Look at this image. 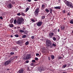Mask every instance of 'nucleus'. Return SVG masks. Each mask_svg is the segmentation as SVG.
Masks as SVG:
<instances>
[{"instance_id": "42", "label": "nucleus", "mask_w": 73, "mask_h": 73, "mask_svg": "<svg viewBox=\"0 0 73 73\" xmlns=\"http://www.w3.org/2000/svg\"><path fill=\"white\" fill-rule=\"evenodd\" d=\"M32 62H36V61H35V60H32Z\"/></svg>"}, {"instance_id": "45", "label": "nucleus", "mask_w": 73, "mask_h": 73, "mask_svg": "<svg viewBox=\"0 0 73 73\" xmlns=\"http://www.w3.org/2000/svg\"><path fill=\"white\" fill-rule=\"evenodd\" d=\"M15 58H18V56H15Z\"/></svg>"}, {"instance_id": "63", "label": "nucleus", "mask_w": 73, "mask_h": 73, "mask_svg": "<svg viewBox=\"0 0 73 73\" xmlns=\"http://www.w3.org/2000/svg\"><path fill=\"white\" fill-rule=\"evenodd\" d=\"M34 25H35H35H36V24H34Z\"/></svg>"}, {"instance_id": "11", "label": "nucleus", "mask_w": 73, "mask_h": 73, "mask_svg": "<svg viewBox=\"0 0 73 73\" xmlns=\"http://www.w3.org/2000/svg\"><path fill=\"white\" fill-rule=\"evenodd\" d=\"M54 9H61V7H60V6H57V7H55L54 8Z\"/></svg>"}, {"instance_id": "39", "label": "nucleus", "mask_w": 73, "mask_h": 73, "mask_svg": "<svg viewBox=\"0 0 73 73\" xmlns=\"http://www.w3.org/2000/svg\"><path fill=\"white\" fill-rule=\"evenodd\" d=\"M22 30H23V31H25V28L24 27H23V28L22 29Z\"/></svg>"}, {"instance_id": "46", "label": "nucleus", "mask_w": 73, "mask_h": 73, "mask_svg": "<svg viewBox=\"0 0 73 73\" xmlns=\"http://www.w3.org/2000/svg\"><path fill=\"white\" fill-rule=\"evenodd\" d=\"M0 19H1V20H3V17H1V16L0 17Z\"/></svg>"}, {"instance_id": "15", "label": "nucleus", "mask_w": 73, "mask_h": 73, "mask_svg": "<svg viewBox=\"0 0 73 73\" xmlns=\"http://www.w3.org/2000/svg\"><path fill=\"white\" fill-rule=\"evenodd\" d=\"M13 20H14L13 18L11 19L10 21V23H13Z\"/></svg>"}, {"instance_id": "40", "label": "nucleus", "mask_w": 73, "mask_h": 73, "mask_svg": "<svg viewBox=\"0 0 73 73\" xmlns=\"http://www.w3.org/2000/svg\"><path fill=\"white\" fill-rule=\"evenodd\" d=\"M35 60H38V58L36 57L35 58Z\"/></svg>"}, {"instance_id": "30", "label": "nucleus", "mask_w": 73, "mask_h": 73, "mask_svg": "<svg viewBox=\"0 0 73 73\" xmlns=\"http://www.w3.org/2000/svg\"><path fill=\"white\" fill-rule=\"evenodd\" d=\"M70 65H71V64H70V63H68L67 64V67H69L70 66Z\"/></svg>"}, {"instance_id": "9", "label": "nucleus", "mask_w": 73, "mask_h": 73, "mask_svg": "<svg viewBox=\"0 0 73 73\" xmlns=\"http://www.w3.org/2000/svg\"><path fill=\"white\" fill-rule=\"evenodd\" d=\"M23 72H24V69L21 68L17 72V73H23Z\"/></svg>"}, {"instance_id": "34", "label": "nucleus", "mask_w": 73, "mask_h": 73, "mask_svg": "<svg viewBox=\"0 0 73 73\" xmlns=\"http://www.w3.org/2000/svg\"><path fill=\"white\" fill-rule=\"evenodd\" d=\"M62 12H63V13H65V10H64L62 11Z\"/></svg>"}, {"instance_id": "55", "label": "nucleus", "mask_w": 73, "mask_h": 73, "mask_svg": "<svg viewBox=\"0 0 73 73\" xmlns=\"http://www.w3.org/2000/svg\"><path fill=\"white\" fill-rule=\"evenodd\" d=\"M60 0H58V1L59 2V3H60Z\"/></svg>"}, {"instance_id": "26", "label": "nucleus", "mask_w": 73, "mask_h": 73, "mask_svg": "<svg viewBox=\"0 0 73 73\" xmlns=\"http://www.w3.org/2000/svg\"><path fill=\"white\" fill-rule=\"evenodd\" d=\"M67 15H68V16H70L71 15V13H70V12H69L67 14Z\"/></svg>"}, {"instance_id": "64", "label": "nucleus", "mask_w": 73, "mask_h": 73, "mask_svg": "<svg viewBox=\"0 0 73 73\" xmlns=\"http://www.w3.org/2000/svg\"><path fill=\"white\" fill-rule=\"evenodd\" d=\"M52 32H54V31H52Z\"/></svg>"}, {"instance_id": "8", "label": "nucleus", "mask_w": 73, "mask_h": 73, "mask_svg": "<svg viewBox=\"0 0 73 73\" xmlns=\"http://www.w3.org/2000/svg\"><path fill=\"white\" fill-rule=\"evenodd\" d=\"M49 37H50V38H52V37L54 35V33H50L49 34Z\"/></svg>"}, {"instance_id": "57", "label": "nucleus", "mask_w": 73, "mask_h": 73, "mask_svg": "<svg viewBox=\"0 0 73 73\" xmlns=\"http://www.w3.org/2000/svg\"><path fill=\"white\" fill-rule=\"evenodd\" d=\"M63 73H67V72H63Z\"/></svg>"}, {"instance_id": "22", "label": "nucleus", "mask_w": 73, "mask_h": 73, "mask_svg": "<svg viewBox=\"0 0 73 73\" xmlns=\"http://www.w3.org/2000/svg\"><path fill=\"white\" fill-rule=\"evenodd\" d=\"M45 11L46 12H47V13H48V12H49V10L47 9H45Z\"/></svg>"}, {"instance_id": "27", "label": "nucleus", "mask_w": 73, "mask_h": 73, "mask_svg": "<svg viewBox=\"0 0 73 73\" xmlns=\"http://www.w3.org/2000/svg\"><path fill=\"white\" fill-rule=\"evenodd\" d=\"M19 31L20 32H21V33H23V32H24V30H20Z\"/></svg>"}, {"instance_id": "14", "label": "nucleus", "mask_w": 73, "mask_h": 73, "mask_svg": "<svg viewBox=\"0 0 73 73\" xmlns=\"http://www.w3.org/2000/svg\"><path fill=\"white\" fill-rule=\"evenodd\" d=\"M17 44H18V45H21V42L18 41L17 42Z\"/></svg>"}, {"instance_id": "53", "label": "nucleus", "mask_w": 73, "mask_h": 73, "mask_svg": "<svg viewBox=\"0 0 73 73\" xmlns=\"http://www.w3.org/2000/svg\"><path fill=\"white\" fill-rule=\"evenodd\" d=\"M11 3H13V4H15V2H14V1H13Z\"/></svg>"}, {"instance_id": "5", "label": "nucleus", "mask_w": 73, "mask_h": 73, "mask_svg": "<svg viewBox=\"0 0 73 73\" xmlns=\"http://www.w3.org/2000/svg\"><path fill=\"white\" fill-rule=\"evenodd\" d=\"M31 54H27V55L24 58V59L25 60H29L30 58H31Z\"/></svg>"}, {"instance_id": "2", "label": "nucleus", "mask_w": 73, "mask_h": 73, "mask_svg": "<svg viewBox=\"0 0 73 73\" xmlns=\"http://www.w3.org/2000/svg\"><path fill=\"white\" fill-rule=\"evenodd\" d=\"M64 3H65V4L67 5L68 7H70L71 8H73V4L72 3V2L65 0L64 1Z\"/></svg>"}, {"instance_id": "13", "label": "nucleus", "mask_w": 73, "mask_h": 73, "mask_svg": "<svg viewBox=\"0 0 73 73\" xmlns=\"http://www.w3.org/2000/svg\"><path fill=\"white\" fill-rule=\"evenodd\" d=\"M44 8H45V5L42 4V5L41 9H44Z\"/></svg>"}, {"instance_id": "44", "label": "nucleus", "mask_w": 73, "mask_h": 73, "mask_svg": "<svg viewBox=\"0 0 73 73\" xmlns=\"http://www.w3.org/2000/svg\"><path fill=\"white\" fill-rule=\"evenodd\" d=\"M54 33L56 35H57V31H55L54 32Z\"/></svg>"}, {"instance_id": "59", "label": "nucleus", "mask_w": 73, "mask_h": 73, "mask_svg": "<svg viewBox=\"0 0 73 73\" xmlns=\"http://www.w3.org/2000/svg\"><path fill=\"white\" fill-rule=\"evenodd\" d=\"M57 38H58V39H59V36H57Z\"/></svg>"}, {"instance_id": "48", "label": "nucleus", "mask_w": 73, "mask_h": 73, "mask_svg": "<svg viewBox=\"0 0 73 73\" xmlns=\"http://www.w3.org/2000/svg\"><path fill=\"white\" fill-rule=\"evenodd\" d=\"M57 28H56V29H54V31L55 32L56 31V30H57Z\"/></svg>"}, {"instance_id": "49", "label": "nucleus", "mask_w": 73, "mask_h": 73, "mask_svg": "<svg viewBox=\"0 0 73 73\" xmlns=\"http://www.w3.org/2000/svg\"><path fill=\"white\" fill-rule=\"evenodd\" d=\"M19 9H21V7L20 6L19 7Z\"/></svg>"}, {"instance_id": "52", "label": "nucleus", "mask_w": 73, "mask_h": 73, "mask_svg": "<svg viewBox=\"0 0 73 73\" xmlns=\"http://www.w3.org/2000/svg\"><path fill=\"white\" fill-rule=\"evenodd\" d=\"M28 2H31V0H28Z\"/></svg>"}, {"instance_id": "7", "label": "nucleus", "mask_w": 73, "mask_h": 73, "mask_svg": "<svg viewBox=\"0 0 73 73\" xmlns=\"http://www.w3.org/2000/svg\"><path fill=\"white\" fill-rule=\"evenodd\" d=\"M42 23L41 21H39L36 23V24L37 26L39 27H41L42 25Z\"/></svg>"}, {"instance_id": "18", "label": "nucleus", "mask_w": 73, "mask_h": 73, "mask_svg": "<svg viewBox=\"0 0 73 73\" xmlns=\"http://www.w3.org/2000/svg\"><path fill=\"white\" fill-rule=\"evenodd\" d=\"M21 15L23 16H24L25 15L24 13L21 12Z\"/></svg>"}, {"instance_id": "41", "label": "nucleus", "mask_w": 73, "mask_h": 73, "mask_svg": "<svg viewBox=\"0 0 73 73\" xmlns=\"http://www.w3.org/2000/svg\"><path fill=\"white\" fill-rule=\"evenodd\" d=\"M34 38H35V36H31V38L32 39H34Z\"/></svg>"}, {"instance_id": "6", "label": "nucleus", "mask_w": 73, "mask_h": 73, "mask_svg": "<svg viewBox=\"0 0 73 73\" xmlns=\"http://www.w3.org/2000/svg\"><path fill=\"white\" fill-rule=\"evenodd\" d=\"M38 12H39V8H37L35 11L34 12L35 14V16H38Z\"/></svg>"}, {"instance_id": "16", "label": "nucleus", "mask_w": 73, "mask_h": 73, "mask_svg": "<svg viewBox=\"0 0 73 73\" xmlns=\"http://www.w3.org/2000/svg\"><path fill=\"white\" fill-rule=\"evenodd\" d=\"M65 26H62L61 27V29L62 31L64 30V29H65Z\"/></svg>"}, {"instance_id": "62", "label": "nucleus", "mask_w": 73, "mask_h": 73, "mask_svg": "<svg viewBox=\"0 0 73 73\" xmlns=\"http://www.w3.org/2000/svg\"><path fill=\"white\" fill-rule=\"evenodd\" d=\"M11 37H13V36H12L11 35Z\"/></svg>"}, {"instance_id": "58", "label": "nucleus", "mask_w": 73, "mask_h": 73, "mask_svg": "<svg viewBox=\"0 0 73 73\" xmlns=\"http://www.w3.org/2000/svg\"><path fill=\"white\" fill-rule=\"evenodd\" d=\"M64 20H66V18H65L64 19Z\"/></svg>"}, {"instance_id": "1", "label": "nucleus", "mask_w": 73, "mask_h": 73, "mask_svg": "<svg viewBox=\"0 0 73 73\" xmlns=\"http://www.w3.org/2000/svg\"><path fill=\"white\" fill-rule=\"evenodd\" d=\"M46 42V46H47L46 48L47 49L49 48V46L50 48H53V46H56V44L54 43L52 44V42H51L50 40H47Z\"/></svg>"}, {"instance_id": "54", "label": "nucleus", "mask_w": 73, "mask_h": 73, "mask_svg": "<svg viewBox=\"0 0 73 73\" xmlns=\"http://www.w3.org/2000/svg\"><path fill=\"white\" fill-rule=\"evenodd\" d=\"M58 32H60V29H58Z\"/></svg>"}, {"instance_id": "36", "label": "nucleus", "mask_w": 73, "mask_h": 73, "mask_svg": "<svg viewBox=\"0 0 73 73\" xmlns=\"http://www.w3.org/2000/svg\"><path fill=\"white\" fill-rule=\"evenodd\" d=\"M31 21L32 22H33V23H35V21L34 20V19H31Z\"/></svg>"}, {"instance_id": "60", "label": "nucleus", "mask_w": 73, "mask_h": 73, "mask_svg": "<svg viewBox=\"0 0 73 73\" xmlns=\"http://www.w3.org/2000/svg\"><path fill=\"white\" fill-rule=\"evenodd\" d=\"M46 1H49V0H46Z\"/></svg>"}, {"instance_id": "61", "label": "nucleus", "mask_w": 73, "mask_h": 73, "mask_svg": "<svg viewBox=\"0 0 73 73\" xmlns=\"http://www.w3.org/2000/svg\"><path fill=\"white\" fill-rule=\"evenodd\" d=\"M34 0V1H37V0Z\"/></svg>"}, {"instance_id": "32", "label": "nucleus", "mask_w": 73, "mask_h": 73, "mask_svg": "<svg viewBox=\"0 0 73 73\" xmlns=\"http://www.w3.org/2000/svg\"><path fill=\"white\" fill-rule=\"evenodd\" d=\"M31 66H34V63H32L31 64Z\"/></svg>"}, {"instance_id": "10", "label": "nucleus", "mask_w": 73, "mask_h": 73, "mask_svg": "<svg viewBox=\"0 0 73 73\" xmlns=\"http://www.w3.org/2000/svg\"><path fill=\"white\" fill-rule=\"evenodd\" d=\"M7 7L8 8H12V4L11 3H9V5H7Z\"/></svg>"}, {"instance_id": "33", "label": "nucleus", "mask_w": 73, "mask_h": 73, "mask_svg": "<svg viewBox=\"0 0 73 73\" xmlns=\"http://www.w3.org/2000/svg\"><path fill=\"white\" fill-rule=\"evenodd\" d=\"M28 44H29V42L27 41L25 43V45H27Z\"/></svg>"}, {"instance_id": "31", "label": "nucleus", "mask_w": 73, "mask_h": 73, "mask_svg": "<svg viewBox=\"0 0 73 73\" xmlns=\"http://www.w3.org/2000/svg\"><path fill=\"white\" fill-rule=\"evenodd\" d=\"M16 21H17L16 19H15L14 20V23L15 24H16Z\"/></svg>"}, {"instance_id": "17", "label": "nucleus", "mask_w": 73, "mask_h": 73, "mask_svg": "<svg viewBox=\"0 0 73 73\" xmlns=\"http://www.w3.org/2000/svg\"><path fill=\"white\" fill-rule=\"evenodd\" d=\"M66 66H67V65L66 64H64L63 65V66L62 67V68H65L66 67Z\"/></svg>"}, {"instance_id": "25", "label": "nucleus", "mask_w": 73, "mask_h": 73, "mask_svg": "<svg viewBox=\"0 0 73 73\" xmlns=\"http://www.w3.org/2000/svg\"><path fill=\"white\" fill-rule=\"evenodd\" d=\"M27 37L26 35H24L22 36V38H25Z\"/></svg>"}, {"instance_id": "12", "label": "nucleus", "mask_w": 73, "mask_h": 73, "mask_svg": "<svg viewBox=\"0 0 73 73\" xmlns=\"http://www.w3.org/2000/svg\"><path fill=\"white\" fill-rule=\"evenodd\" d=\"M50 13H51V14L52 15V11H53V9L51 8H50L49 10Z\"/></svg>"}, {"instance_id": "38", "label": "nucleus", "mask_w": 73, "mask_h": 73, "mask_svg": "<svg viewBox=\"0 0 73 73\" xmlns=\"http://www.w3.org/2000/svg\"><path fill=\"white\" fill-rule=\"evenodd\" d=\"M15 37H19V35H15Z\"/></svg>"}, {"instance_id": "21", "label": "nucleus", "mask_w": 73, "mask_h": 73, "mask_svg": "<svg viewBox=\"0 0 73 73\" xmlns=\"http://www.w3.org/2000/svg\"><path fill=\"white\" fill-rule=\"evenodd\" d=\"M21 13H19L18 14H17V15L18 16H20L21 15Z\"/></svg>"}, {"instance_id": "56", "label": "nucleus", "mask_w": 73, "mask_h": 73, "mask_svg": "<svg viewBox=\"0 0 73 73\" xmlns=\"http://www.w3.org/2000/svg\"><path fill=\"white\" fill-rule=\"evenodd\" d=\"M9 70V69L8 68L7 69V70Z\"/></svg>"}, {"instance_id": "23", "label": "nucleus", "mask_w": 73, "mask_h": 73, "mask_svg": "<svg viewBox=\"0 0 73 73\" xmlns=\"http://www.w3.org/2000/svg\"><path fill=\"white\" fill-rule=\"evenodd\" d=\"M70 24H73V19L71 20H70Z\"/></svg>"}, {"instance_id": "47", "label": "nucleus", "mask_w": 73, "mask_h": 73, "mask_svg": "<svg viewBox=\"0 0 73 73\" xmlns=\"http://www.w3.org/2000/svg\"><path fill=\"white\" fill-rule=\"evenodd\" d=\"M62 58V57L61 56H60L58 58V59L60 60V59H61Z\"/></svg>"}, {"instance_id": "24", "label": "nucleus", "mask_w": 73, "mask_h": 73, "mask_svg": "<svg viewBox=\"0 0 73 73\" xmlns=\"http://www.w3.org/2000/svg\"><path fill=\"white\" fill-rule=\"evenodd\" d=\"M29 60H27L25 62V64H28V63H29Z\"/></svg>"}, {"instance_id": "3", "label": "nucleus", "mask_w": 73, "mask_h": 73, "mask_svg": "<svg viewBox=\"0 0 73 73\" xmlns=\"http://www.w3.org/2000/svg\"><path fill=\"white\" fill-rule=\"evenodd\" d=\"M24 19L23 18H19L18 19L17 23L18 24L20 25L22 24V22L24 21Z\"/></svg>"}, {"instance_id": "37", "label": "nucleus", "mask_w": 73, "mask_h": 73, "mask_svg": "<svg viewBox=\"0 0 73 73\" xmlns=\"http://www.w3.org/2000/svg\"><path fill=\"white\" fill-rule=\"evenodd\" d=\"M42 19H45V16H42Z\"/></svg>"}, {"instance_id": "4", "label": "nucleus", "mask_w": 73, "mask_h": 73, "mask_svg": "<svg viewBox=\"0 0 73 73\" xmlns=\"http://www.w3.org/2000/svg\"><path fill=\"white\" fill-rule=\"evenodd\" d=\"M12 62L11 59H9L6 61L4 63V65L5 66H6L7 65H9L10 64H11Z\"/></svg>"}, {"instance_id": "20", "label": "nucleus", "mask_w": 73, "mask_h": 73, "mask_svg": "<svg viewBox=\"0 0 73 73\" xmlns=\"http://www.w3.org/2000/svg\"><path fill=\"white\" fill-rule=\"evenodd\" d=\"M51 58L52 59H54V55H52L51 56Z\"/></svg>"}, {"instance_id": "51", "label": "nucleus", "mask_w": 73, "mask_h": 73, "mask_svg": "<svg viewBox=\"0 0 73 73\" xmlns=\"http://www.w3.org/2000/svg\"><path fill=\"white\" fill-rule=\"evenodd\" d=\"M8 57L9 58V57H11V55H8Z\"/></svg>"}, {"instance_id": "35", "label": "nucleus", "mask_w": 73, "mask_h": 73, "mask_svg": "<svg viewBox=\"0 0 73 73\" xmlns=\"http://www.w3.org/2000/svg\"><path fill=\"white\" fill-rule=\"evenodd\" d=\"M29 10V8H26V12H27V11H28Z\"/></svg>"}, {"instance_id": "29", "label": "nucleus", "mask_w": 73, "mask_h": 73, "mask_svg": "<svg viewBox=\"0 0 73 73\" xmlns=\"http://www.w3.org/2000/svg\"><path fill=\"white\" fill-rule=\"evenodd\" d=\"M15 53L13 52H11L10 53L11 55H13Z\"/></svg>"}, {"instance_id": "28", "label": "nucleus", "mask_w": 73, "mask_h": 73, "mask_svg": "<svg viewBox=\"0 0 73 73\" xmlns=\"http://www.w3.org/2000/svg\"><path fill=\"white\" fill-rule=\"evenodd\" d=\"M52 39L54 41H56V38L55 37H53L52 38Z\"/></svg>"}, {"instance_id": "50", "label": "nucleus", "mask_w": 73, "mask_h": 73, "mask_svg": "<svg viewBox=\"0 0 73 73\" xmlns=\"http://www.w3.org/2000/svg\"><path fill=\"white\" fill-rule=\"evenodd\" d=\"M48 60H50V57H48Z\"/></svg>"}, {"instance_id": "43", "label": "nucleus", "mask_w": 73, "mask_h": 73, "mask_svg": "<svg viewBox=\"0 0 73 73\" xmlns=\"http://www.w3.org/2000/svg\"><path fill=\"white\" fill-rule=\"evenodd\" d=\"M39 55H40V54H38V53L36 54V56H39Z\"/></svg>"}, {"instance_id": "19", "label": "nucleus", "mask_w": 73, "mask_h": 73, "mask_svg": "<svg viewBox=\"0 0 73 73\" xmlns=\"http://www.w3.org/2000/svg\"><path fill=\"white\" fill-rule=\"evenodd\" d=\"M9 26L10 27H11V28H12V27H13V25L12 24L11 25V24H9Z\"/></svg>"}]
</instances>
